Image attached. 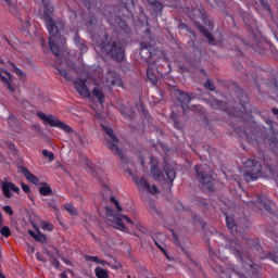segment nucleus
<instances>
[{
    "label": "nucleus",
    "mask_w": 278,
    "mask_h": 278,
    "mask_svg": "<svg viewBox=\"0 0 278 278\" xmlns=\"http://www.w3.org/2000/svg\"><path fill=\"white\" fill-rule=\"evenodd\" d=\"M45 5V14L42 20L45 21L46 27L50 34L49 45L52 53L54 55H60V49H64L66 47V39L60 35V29L53 22V7L49 5L47 0H41Z\"/></svg>",
    "instance_id": "obj_1"
},
{
    "label": "nucleus",
    "mask_w": 278,
    "mask_h": 278,
    "mask_svg": "<svg viewBox=\"0 0 278 278\" xmlns=\"http://www.w3.org/2000/svg\"><path fill=\"white\" fill-rule=\"evenodd\" d=\"M38 117L46 124L49 125V127H56L58 129H62V131H65V134H70L71 136H74V138H76V140H78L79 144L81 147H86V142H88V140L86 139V137H81L79 134H77L76 131H74L73 127H71L70 125H67L66 123L58 119L55 116L53 115H47L42 112L38 113Z\"/></svg>",
    "instance_id": "obj_2"
},
{
    "label": "nucleus",
    "mask_w": 278,
    "mask_h": 278,
    "mask_svg": "<svg viewBox=\"0 0 278 278\" xmlns=\"http://www.w3.org/2000/svg\"><path fill=\"white\" fill-rule=\"evenodd\" d=\"M106 218L112 223L114 229L119 231H127V227H131L134 222L129 217L114 213V211L106 207Z\"/></svg>",
    "instance_id": "obj_3"
},
{
    "label": "nucleus",
    "mask_w": 278,
    "mask_h": 278,
    "mask_svg": "<svg viewBox=\"0 0 278 278\" xmlns=\"http://www.w3.org/2000/svg\"><path fill=\"white\" fill-rule=\"evenodd\" d=\"M244 168L247 172L244 173L243 177L248 184L250 181H256L257 177H260L262 173V164L255 160H248L244 163Z\"/></svg>",
    "instance_id": "obj_4"
},
{
    "label": "nucleus",
    "mask_w": 278,
    "mask_h": 278,
    "mask_svg": "<svg viewBox=\"0 0 278 278\" xmlns=\"http://www.w3.org/2000/svg\"><path fill=\"white\" fill-rule=\"evenodd\" d=\"M100 49L103 53H106V55H111V58H114V60H117L118 62H121V60L125 58V50H123V47H121V45L114 41L102 43Z\"/></svg>",
    "instance_id": "obj_5"
},
{
    "label": "nucleus",
    "mask_w": 278,
    "mask_h": 278,
    "mask_svg": "<svg viewBox=\"0 0 278 278\" xmlns=\"http://www.w3.org/2000/svg\"><path fill=\"white\" fill-rule=\"evenodd\" d=\"M101 127L108 136L106 144L109 149H111V151H114V153H117L119 157H123V152L121 151V148H118V140L116 139V136H114V130H112V127L105 124H101Z\"/></svg>",
    "instance_id": "obj_6"
},
{
    "label": "nucleus",
    "mask_w": 278,
    "mask_h": 278,
    "mask_svg": "<svg viewBox=\"0 0 278 278\" xmlns=\"http://www.w3.org/2000/svg\"><path fill=\"white\" fill-rule=\"evenodd\" d=\"M135 184L138 186L139 190H147L151 194H160L157 187L155 185L151 187L144 178H135Z\"/></svg>",
    "instance_id": "obj_7"
},
{
    "label": "nucleus",
    "mask_w": 278,
    "mask_h": 278,
    "mask_svg": "<svg viewBox=\"0 0 278 278\" xmlns=\"http://www.w3.org/2000/svg\"><path fill=\"white\" fill-rule=\"evenodd\" d=\"M0 188H2L3 195L7 197V199L12 198V192L16 194L21 192V189L16 187V185L8 181L0 182Z\"/></svg>",
    "instance_id": "obj_8"
},
{
    "label": "nucleus",
    "mask_w": 278,
    "mask_h": 278,
    "mask_svg": "<svg viewBox=\"0 0 278 278\" xmlns=\"http://www.w3.org/2000/svg\"><path fill=\"white\" fill-rule=\"evenodd\" d=\"M104 86L108 88H112V86H123V80L121 79V76L116 74V72H109L105 76Z\"/></svg>",
    "instance_id": "obj_9"
},
{
    "label": "nucleus",
    "mask_w": 278,
    "mask_h": 278,
    "mask_svg": "<svg viewBox=\"0 0 278 278\" xmlns=\"http://www.w3.org/2000/svg\"><path fill=\"white\" fill-rule=\"evenodd\" d=\"M195 170L198 173V178L200 179L201 184L211 188L212 185V177L205 174V166H195Z\"/></svg>",
    "instance_id": "obj_10"
},
{
    "label": "nucleus",
    "mask_w": 278,
    "mask_h": 278,
    "mask_svg": "<svg viewBox=\"0 0 278 278\" xmlns=\"http://www.w3.org/2000/svg\"><path fill=\"white\" fill-rule=\"evenodd\" d=\"M75 90L80 94V97H85V99H89L90 90H88V86H86V81L84 80H76L74 83Z\"/></svg>",
    "instance_id": "obj_11"
},
{
    "label": "nucleus",
    "mask_w": 278,
    "mask_h": 278,
    "mask_svg": "<svg viewBox=\"0 0 278 278\" xmlns=\"http://www.w3.org/2000/svg\"><path fill=\"white\" fill-rule=\"evenodd\" d=\"M0 79H2V81H5L7 86H8V89L11 91V92H15L16 91V87H14L12 85V76H10V73L3 71V70H0Z\"/></svg>",
    "instance_id": "obj_12"
},
{
    "label": "nucleus",
    "mask_w": 278,
    "mask_h": 278,
    "mask_svg": "<svg viewBox=\"0 0 278 278\" xmlns=\"http://www.w3.org/2000/svg\"><path fill=\"white\" fill-rule=\"evenodd\" d=\"M28 233L31 238L36 240V242H40L41 244H45V242H47V236L40 232V229L38 228H35V231L28 230Z\"/></svg>",
    "instance_id": "obj_13"
},
{
    "label": "nucleus",
    "mask_w": 278,
    "mask_h": 278,
    "mask_svg": "<svg viewBox=\"0 0 278 278\" xmlns=\"http://www.w3.org/2000/svg\"><path fill=\"white\" fill-rule=\"evenodd\" d=\"M22 175L27 179V181H30V184H34L35 186L38 185V177H36L31 172H29L25 167L20 168Z\"/></svg>",
    "instance_id": "obj_14"
},
{
    "label": "nucleus",
    "mask_w": 278,
    "mask_h": 278,
    "mask_svg": "<svg viewBox=\"0 0 278 278\" xmlns=\"http://www.w3.org/2000/svg\"><path fill=\"white\" fill-rule=\"evenodd\" d=\"M164 173L167 177V181H169L170 184H172V181H175V177H176L175 169H173V167L170 165L165 164Z\"/></svg>",
    "instance_id": "obj_15"
},
{
    "label": "nucleus",
    "mask_w": 278,
    "mask_h": 278,
    "mask_svg": "<svg viewBox=\"0 0 278 278\" xmlns=\"http://www.w3.org/2000/svg\"><path fill=\"white\" fill-rule=\"evenodd\" d=\"M151 175H152L153 179H155L156 181H166V178H164V175H162L160 173V169L157 167H155V165H153V163H152V167H151Z\"/></svg>",
    "instance_id": "obj_16"
},
{
    "label": "nucleus",
    "mask_w": 278,
    "mask_h": 278,
    "mask_svg": "<svg viewBox=\"0 0 278 278\" xmlns=\"http://www.w3.org/2000/svg\"><path fill=\"white\" fill-rule=\"evenodd\" d=\"M92 94H93V97H96V99H98L99 103H101V105H103L104 96H103V91L101 89H99V87L93 88Z\"/></svg>",
    "instance_id": "obj_17"
},
{
    "label": "nucleus",
    "mask_w": 278,
    "mask_h": 278,
    "mask_svg": "<svg viewBox=\"0 0 278 278\" xmlns=\"http://www.w3.org/2000/svg\"><path fill=\"white\" fill-rule=\"evenodd\" d=\"M74 42L78 47V49H80V51H87L88 50L86 48V42H84V40H81V38L79 36L75 35Z\"/></svg>",
    "instance_id": "obj_18"
},
{
    "label": "nucleus",
    "mask_w": 278,
    "mask_h": 278,
    "mask_svg": "<svg viewBox=\"0 0 278 278\" xmlns=\"http://www.w3.org/2000/svg\"><path fill=\"white\" fill-rule=\"evenodd\" d=\"M85 260L87 262H94V264H101L102 266L105 265V261L99 258V256H90V255H86Z\"/></svg>",
    "instance_id": "obj_19"
},
{
    "label": "nucleus",
    "mask_w": 278,
    "mask_h": 278,
    "mask_svg": "<svg viewBox=\"0 0 278 278\" xmlns=\"http://www.w3.org/2000/svg\"><path fill=\"white\" fill-rule=\"evenodd\" d=\"M241 260L245 269L253 268V261L250 255H245Z\"/></svg>",
    "instance_id": "obj_20"
},
{
    "label": "nucleus",
    "mask_w": 278,
    "mask_h": 278,
    "mask_svg": "<svg viewBox=\"0 0 278 278\" xmlns=\"http://www.w3.org/2000/svg\"><path fill=\"white\" fill-rule=\"evenodd\" d=\"M0 233L4 238H10V236H12V231L10 230V227L3 226V224L0 225Z\"/></svg>",
    "instance_id": "obj_21"
},
{
    "label": "nucleus",
    "mask_w": 278,
    "mask_h": 278,
    "mask_svg": "<svg viewBox=\"0 0 278 278\" xmlns=\"http://www.w3.org/2000/svg\"><path fill=\"white\" fill-rule=\"evenodd\" d=\"M226 225L230 231H236L238 227L236 226V223H233V218L226 216Z\"/></svg>",
    "instance_id": "obj_22"
},
{
    "label": "nucleus",
    "mask_w": 278,
    "mask_h": 278,
    "mask_svg": "<svg viewBox=\"0 0 278 278\" xmlns=\"http://www.w3.org/2000/svg\"><path fill=\"white\" fill-rule=\"evenodd\" d=\"M56 71H58L59 75H62L64 77V79H66L67 81H71V74L68 73L67 70L58 67Z\"/></svg>",
    "instance_id": "obj_23"
},
{
    "label": "nucleus",
    "mask_w": 278,
    "mask_h": 278,
    "mask_svg": "<svg viewBox=\"0 0 278 278\" xmlns=\"http://www.w3.org/2000/svg\"><path fill=\"white\" fill-rule=\"evenodd\" d=\"M40 194H42V197H49V194H51V187H49L48 185H43L40 189H39Z\"/></svg>",
    "instance_id": "obj_24"
},
{
    "label": "nucleus",
    "mask_w": 278,
    "mask_h": 278,
    "mask_svg": "<svg viewBox=\"0 0 278 278\" xmlns=\"http://www.w3.org/2000/svg\"><path fill=\"white\" fill-rule=\"evenodd\" d=\"M96 277L98 278H108V271L101 267L96 268Z\"/></svg>",
    "instance_id": "obj_25"
},
{
    "label": "nucleus",
    "mask_w": 278,
    "mask_h": 278,
    "mask_svg": "<svg viewBox=\"0 0 278 278\" xmlns=\"http://www.w3.org/2000/svg\"><path fill=\"white\" fill-rule=\"evenodd\" d=\"M13 72L20 77L22 81H25V79H27V75L25 74V72L18 70V67H14Z\"/></svg>",
    "instance_id": "obj_26"
},
{
    "label": "nucleus",
    "mask_w": 278,
    "mask_h": 278,
    "mask_svg": "<svg viewBox=\"0 0 278 278\" xmlns=\"http://www.w3.org/2000/svg\"><path fill=\"white\" fill-rule=\"evenodd\" d=\"M65 210L66 212H68V214H71L72 216H77V208H75V206L73 204H66L65 205Z\"/></svg>",
    "instance_id": "obj_27"
},
{
    "label": "nucleus",
    "mask_w": 278,
    "mask_h": 278,
    "mask_svg": "<svg viewBox=\"0 0 278 278\" xmlns=\"http://www.w3.org/2000/svg\"><path fill=\"white\" fill-rule=\"evenodd\" d=\"M40 227L43 231H53V225L48 222H40Z\"/></svg>",
    "instance_id": "obj_28"
},
{
    "label": "nucleus",
    "mask_w": 278,
    "mask_h": 278,
    "mask_svg": "<svg viewBox=\"0 0 278 278\" xmlns=\"http://www.w3.org/2000/svg\"><path fill=\"white\" fill-rule=\"evenodd\" d=\"M148 79H150L153 86L157 84V77L155 76V74H153V72H151V68H148Z\"/></svg>",
    "instance_id": "obj_29"
},
{
    "label": "nucleus",
    "mask_w": 278,
    "mask_h": 278,
    "mask_svg": "<svg viewBox=\"0 0 278 278\" xmlns=\"http://www.w3.org/2000/svg\"><path fill=\"white\" fill-rule=\"evenodd\" d=\"M202 34L207 38L208 42H214V37L205 28H201Z\"/></svg>",
    "instance_id": "obj_30"
},
{
    "label": "nucleus",
    "mask_w": 278,
    "mask_h": 278,
    "mask_svg": "<svg viewBox=\"0 0 278 278\" xmlns=\"http://www.w3.org/2000/svg\"><path fill=\"white\" fill-rule=\"evenodd\" d=\"M42 155H43L45 157H48L49 162H53V160H54L53 152H49V151H47V150H43V151H42Z\"/></svg>",
    "instance_id": "obj_31"
},
{
    "label": "nucleus",
    "mask_w": 278,
    "mask_h": 278,
    "mask_svg": "<svg viewBox=\"0 0 278 278\" xmlns=\"http://www.w3.org/2000/svg\"><path fill=\"white\" fill-rule=\"evenodd\" d=\"M155 245L162 251V253H164V255H166V245L164 243L155 241Z\"/></svg>",
    "instance_id": "obj_32"
},
{
    "label": "nucleus",
    "mask_w": 278,
    "mask_h": 278,
    "mask_svg": "<svg viewBox=\"0 0 278 278\" xmlns=\"http://www.w3.org/2000/svg\"><path fill=\"white\" fill-rule=\"evenodd\" d=\"M180 101H182V103H190V96H188L187 93H181Z\"/></svg>",
    "instance_id": "obj_33"
},
{
    "label": "nucleus",
    "mask_w": 278,
    "mask_h": 278,
    "mask_svg": "<svg viewBox=\"0 0 278 278\" xmlns=\"http://www.w3.org/2000/svg\"><path fill=\"white\" fill-rule=\"evenodd\" d=\"M204 87L206 88V90L214 91V83H212V80H207V81L204 84Z\"/></svg>",
    "instance_id": "obj_34"
},
{
    "label": "nucleus",
    "mask_w": 278,
    "mask_h": 278,
    "mask_svg": "<svg viewBox=\"0 0 278 278\" xmlns=\"http://www.w3.org/2000/svg\"><path fill=\"white\" fill-rule=\"evenodd\" d=\"M111 202L113 203V205L116 207V210H118V212H121V204H118V201L116 200V198L112 197L111 198Z\"/></svg>",
    "instance_id": "obj_35"
},
{
    "label": "nucleus",
    "mask_w": 278,
    "mask_h": 278,
    "mask_svg": "<svg viewBox=\"0 0 278 278\" xmlns=\"http://www.w3.org/2000/svg\"><path fill=\"white\" fill-rule=\"evenodd\" d=\"M122 114H123V116H127V117L134 116V113L132 112L129 113V111H127V109H124L122 111Z\"/></svg>",
    "instance_id": "obj_36"
},
{
    "label": "nucleus",
    "mask_w": 278,
    "mask_h": 278,
    "mask_svg": "<svg viewBox=\"0 0 278 278\" xmlns=\"http://www.w3.org/2000/svg\"><path fill=\"white\" fill-rule=\"evenodd\" d=\"M3 211H4L7 214H10V216H12V214H14V212L12 211V207H10V206H4V207H3Z\"/></svg>",
    "instance_id": "obj_37"
},
{
    "label": "nucleus",
    "mask_w": 278,
    "mask_h": 278,
    "mask_svg": "<svg viewBox=\"0 0 278 278\" xmlns=\"http://www.w3.org/2000/svg\"><path fill=\"white\" fill-rule=\"evenodd\" d=\"M28 253H31V254H34V253H36V248H34V245H28Z\"/></svg>",
    "instance_id": "obj_38"
},
{
    "label": "nucleus",
    "mask_w": 278,
    "mask_h": 278,
    "mask_svg": "<svg viewBox=\"0 0 278 278\" xmlns=\"http://www.w3.org/2000/svg\"><path fill=\"white\" fill-rule=\"evenodd\" d=\"M22 189L24 190V192H29V186L27 185H22Z\"/></svg>",
    "instance_id": "obj_39"
},
{
    "label": "nucleus",
    "mask_w": 278,
    "mask_h": 278,
    "mask_svg": "<svg viewBox=\"0 0 278 278\" xmlns=\"http://www.w3.org/2000/svg\"><path fill=\"white\" fill-rule=\"evenodd\" d=\"M36 257L39 262H45V260L42 258V255L40 253L36 254Z\"/></svg>",
    "instance_id": "obj_40"
},
{
    "label": "nucleus",
    "mask_w": 278,
    "mask_h": 278,
    "mask_svg": "<svg viewBox=\"0 0 278 278\" xmlns=\"http://www.w3.org/2000/svg\"><path fill=\"white\" fill-rule=\"evenodd\" d=\"M258 203L261 204V205H263L264 207H265V210H267V212H268V205H266V204H264V202H262V201H258Z\"/></svg>",
    "instance_id": "obj_41"
},
{
    "label": "nucleus",
    "mask_w": 278,
    "mask_h": 278,
    "mask_svg": "<svg viewBox=\"0 0 278 278\" xmlns=\"http://www.w3.org/2000/svg\"><path fill=\"white\" fill-rule=\"evenodd\" d=\"M109 266H111L114 270H118V265H111V264H109Z\"/></svg>",
    "instance_id": "obj_42"
},
{
    "label": "nucleus",
    "mask_w": 278,
    "mask_h": 278,
    "mask_svg": "<svg viewBox=\"0 0 278 278\" xmlns=\"http://www.w3.org/2000/svg\"><path fill=\"white\" fill-rule=\"evenodd\" d=\"M273 114H275V116H278V110L277 109H273Z\"/></svg>",
    "instance_id": "obj_43"
},
{
    "label": "nucleus",
    "mask_w": 278,
    "mask_h": 278,
    "mask_svg": "<svg viewBox=\"0 0 278 278\" xmlns=\"http://www.w3.org/2000/svg\"><path fill=\"white\" fill-rule=\"evenodd\" d=\"M53 266H54V268H59L60 267V263L59 262H54Z\"/></svg>",
    "instance_id": "obj_44"
},
{
    "label": "nucleus",
    "mask_w": 278,
    "mask_h": 278,
    "mask_svg": "<svg viewBox=\"0 0 278 278\" xmlns=\"http://www.w3.org/2000/svg\"><path fill=\"white\" fill-rule=\"evenodd\" d=\"M0 225H3V215L0 213Z\"/></svg>",
    "instance_id": "obj_45"
},
{
    "label": "nucleus",
    "mask_w": 278,
    "mask_h": 278,
    "mask_svg": "<svg viewBox=\"0 0 278 278\" xmlns=\"http://www.w3.org/2000/svg\"><path fill=\"white\" fill-rule=\"evenodd\" d=\"M61 277L62 278H68V275H66V273H63V274H61Z\"/></svg>",
    "instance_id": "obj_46"
},
{
    "label": "nucleus",
    "mask_w": 278,
    "mask_h": 278,
    "mask_svg": "<svg viewBox=\"0 0 278 278\" xmlns=\"http://www.w3.org/2000/svg\"><path fill=\"white\" fill-rule=\"evenodd\" d=\"M142 49H149V46H144V43L141 45Z\"/></svg>",
    "instance_id": "obj_47"
},
{
    "label": "nucleus",
    "mask_w": 278,
    "mask_h": 278,
    "mask_svg": "<svg viewBox=\"0 0 278 278\" xmlns=\"http://www.w3.org/2000/svg\"><path fill=\"white\" fill-rule=\"evenodd\" d=\"M174 236V240L177 242V235H175V232H173Z\"/></svg>",
    "instance_id": "obj_48"
},
{
    "label": "nucleus",
    "mask_w": 278,
    "mask_h": 278,
    "mask_svg": "<svg viewBox=\"0 0 278 278\" xmlns=\"http://www.w3.org/2000/svg\"><path fill=\"white\" fill-rule=\"evenodd\" d=\"M0 278H5V276L3 274H0Z\"/></svg>",
    "instance_id": "obj_49"
},
{
    "label": "nucleus",
    "mask_w": 278,
    "mask_h": 278,
    "mask_svg": "<svg viewBox=\"0 0 278 278\" xmlns=\"http://www.w3.org/2000/svg\"><path fill=\"white\" fill-rule=\"evenodd\" d=\"M274 262H276V264H278V258L274 260Z\"/></svg>",
    "instance_id": "obj_50"
},
{
    "label": "nucleus",
    "mask_w": 278,
    "mask_h": 278,
    "mask_svg": "<svg viewBox=\"0 0 278 278\" xmlns=\"http://www.w3.org/2000/svg\"><path fill=\"white\" fill-rule=\"evenodd\" d=\"M7 1V3H10V0H5Z\"/></svg>",
    "instance_id": "obj_51"
},
{
    "label": "nucleus",
    "mask_w": 278,
    "mask_h": 278,
    "mask_svg": "<svg viewBox=\"0 0 278 278\" xmlns=\"http://www.w3.org/2000/svg\"><path fill=\"white\" fill-rule=\"evenodd\" d=\"M130 1V3H134V0H129Z\"/></svg>",
    "instance_id": "obj_52"
},
{
    "label": "nucleus",
    "mask_w": 278,
    "mask_h": 278,
    "mask_svg": "<svg viewBox=\"0 0 278 278\" xmlns=\"http://www.w3.org/2000/svg\"><path fill=\"white\" fill-rule=\"evenodd\" d=\"M98 71H101V67H98Z\"/></svg>",
    "instance_id": "obj_53"
},
{
    "label": "nucleus",
    "mask_w": 278,
    "mask_h": 278,
    "mask_svg": "<svg viewBox=\"0 0 278 278\" xmlns=\"http://www.w3.org/2000/svg\"><path fill=\"white\" fill-rule=\"evenodd\" d=\"M4 40H7V42H9V41H8V38H5Z\"/></svg>",
    "instance_id": "obj_54"
}]
</instances>
